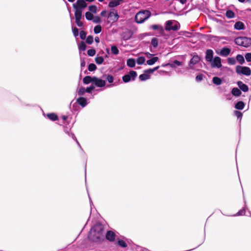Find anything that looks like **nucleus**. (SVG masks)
Segmentation results:
<instances>
[{"label":"nucleus","instance_id":"28","mask_svg":"<svg viewBox=\"0 0 251 251\" xmlns=\"http://www.w3.org/2000/svg\"><path fill=\"white\" fill-rule=\"evenodd\" d=\"M119 3L114 0H111L108 3V6L109 7L113 8L119 5Z\"/></svg>","mask_w":251,"mask_h":251},{"label":"nucleus","instance_id":"21","mask_svg":"<svg viewBox=\"0 0 251 251\" xmlns=\"http://www.w3.org/2000/svg\"><path fill=\"white\" fill-rule=\"evenodd\" d=\"M47 117L52 121H55L58 119L57 115L53 113L47 114Z\"/></svg>","mask_w":251,"mask_h":251},{"label":"nucleus","instance_id":"55","mask_svg":"<svg viewBox=\"0 0 251 251\" xmlns=\"http://www.w3.org/2000/svg\"><path fill=\"white\" fill-rule=\"evenodd\" d=\"M75 23L78 27H82L84 26L83 24L81 22L80 20H75Z\"/></svg>","mask_w":251,"mask_h":251},{"label":"nucleus","instance_id":"62","mask_svg":"<svg viewBox=\"0 0 251 251\" xmlns=\"http://www.w3.org/2000/svg\"><path fill=\"white\" fill-rule=\"evenodd\" d=\"M80 66L82 67L85 66V62L84 60H81Z\"/></svg>","mask_w":251,"mask_h":251},{"label":"nucleus","instance_id":"51","mask_svg":"<svg viewBox=\"0 0 251 251\" xmlns=\"http://www.w3.org/2000/svg\"><path fill=\"white\" fill-rule=\"evenodd\" d=\"M72 31L75 37H77L78 35V29L75 27H72Z\"/></svg>","mask_w":251,"mask_h":251},{"label":"nucleus","instance_id":"14","mask_svg":"<svg viewBox=\"0 0 251 251\" xmlns=\"http://www.w3.org/2000/svg\"><path fill=\"white\" fill-rule=\"evenodd\" d=\"M231 50L227 47H224L221 49V56L226 57L231 52Z\"/></svg>","mask_w":251,"mask_h":251},{"label":"nucleus","instance_id":"49","mask_svg":"<svg viewBox=\"0 0 251 251\" xmlns=\"http://www.w3.org/2000/svg\"><path fill=\"white\" fill-rule=\"evenodd\" d=\"M212 81L213 83L216 84L217 85H220V77H214L212 79Z\"/></svg>","mask_w":251,"mask_h":251},{"label":"nucleus","instance_id":"45","mask_svg":"<svg viewBox=\"0 0 251 251\" xmlns=\"http://www.w3.org/2000/svg\"><path fill=\"white\" fill-rule=\"evenodd\" d=\"M106 79L109 83H112L114 81V77L111 75H106Z\"/></svg>","mask_w":251,"mask_h":251},{"label":"nucleus","instance_id":"46","mask_svg":"<svg viewBox=\"0 0 251 251\" xmlns=\"http://www.w3.org/2000/svg\"><path fill=\"white\" fill-rule=\"evenodd\" d=\"M204 77V75L203 74H199L196 77V80L197 82H200L203 79Z\"/></svg>","mask_w":251,"mask_h":251},{"label":"nucleus","instance_id":"34","mask_svg":"<svg viewBox=\"0 0 251 251\" xmlns=\"http://www.w3.org/2000/svg\"><path fill=\"white\" fill-rule=\"evenodd\" d=\"M236 60L240 63L241 64H243L245 62V59L243 55L241 54H238L236 56Z\"/></svg>","mask_w":251,"mask_h":251},{"label":"nucleus","instance_id":"61","mask_svg":"<svg viewBox=\"0 0 251 251\" xmlns=\"http://www.w3.org/2000/svg\"><path fill=\"white\" fill-rule=\"evenodd\" d=\"M146 54L147 57H148V58L151 57L152 56H153V54L150 53V52H146Z\"/></svg>","mask_w":251,"mask_h":251},{"label":"nucleus","instance_id":"19","mask_svg":"<svg viewBox=\"0 0 251 251\" xmlns=\"http://www.w3.org/2000/svg\"><path fill=\"white\" fill-rule=\"evenodd\" d=\"M83 82L85 84H88L91 82L93 83V76H91L89 75L85 76L83 78Z\"/></svg>","mask_w":251,"mask_h":251},{"label":"nucleus","instance_id":"16","mask_svg":"<svg viewBox=\"0 0 251 251\" xmlns=\"http://www.w3.org/2000/svg\"><path fill=\"white\" fill-rule=\"evenodd\" d=\"M237 84L240 90H242L244 92L248 91V86L246 84H244L243 82L239 81L237 82Z\"/></svg>","mask_w":251,"mask_h":251},{"label":"nucleus","instance_id":"15","mask_svg":"<svg viewBox=\"0 0 251 251\" xmlns=\"http://www.w3.org/2000/svg\"><path fill=\"white\" fill-rule=\"evenodd\" d=\"M77 103L79 104L82 107H85L87 104V101L86 98L84 97H79L76 100Z\"/></svg>","mask_w":251,"mask_h":251},{"label":"nucleus","instance_id":"9","mask_svg":"<svg viewBox=\"0 0 251 251\" xmlns=\"http://www.w3.org/2000/svg\"><path fill=\"white\" fill-rule=\"evenodd\" d=\"M87 6V4L84 0H77L76 3L73 4V7L75 10L77 9L80 11H83Z\"/></svg>","mask_w":251,"mask_h":251},{"label":"nucleus","instance_id":"20","mask_svg":"<svg viewBox=\"0 0 251 251\" xmlns=\"http://www.w3.org/2000/svg\"><path fill=\"white\" fill-rule=\"evenodd\" d=\"M245 103L242 101H238L235 105V108L238 110H242L245 107Z\"/></svg>","mask_w":251,"mask_h":251},{"label":"nucleus","instance_id":"39","mask_svg":"<svg viewBox=\"0 0 251 251\" xmlns=\"http://www.w3.org/2000/svg\"><path fill=\"white\" fill-rule=\"evenodd\" d=\"M92 21L93 23L96 24H100L101 23V19L99 16H94Z\"/></svg>","mask_w":251,"mask_h":251},{"label":"nucleus","instance_id":"59","mask_svg":"<svg viewBox=\"0 0 251 251\" xmlns=\"http://www.w3.org/2000/svg\"><path fill=\"white\" fill-rule=\"evenodd\" d=\"M71 130V128H69L67 127H65L64 129V132L70 135L69 131Z\"/></svg>","mask_w":251,"mask_h":251},{"label":"nucleus","instance_id":"17","mask_svg":"<svg viewBox=\"0 0 251 251\" xmlns=\"http://www.w3.org/2000/svg\"><path fill=\"white\" fill-rule=\"evenodd\" d=\"M234 28L236 30H243L245 28V25L243 22L238 21L234 24Z\"/></svg>","mask_w":251,"mask_h":251},{"label":"nucleus","instance_id":"43","mask_svg":"<svg viewBox=\"0 0 251 251\" xmlns=\"http://www.w3.org/2000/svg\"><path fill=\"white\" fill-rule=\"evenodd\" d=\"M96 50L94 49H90L87 50V54L89 56H93L96 54Z\"/></svg>","mask_w":251,"mask_h":251},{"label":"nucleus","instance_id":"26","mask_svg":"<svg viewBox=\"0 0 251 251\" xmlns=\"http://www.w3.org/2000/svg\"><path fill=\"white\" fill-rule=\"evenodd\" d=\"M85 16L86 19L88 21L92 20V19H93L94 16V15L93 14V13H92L91 12H90L89 11H87V12H85Z\"/></svg>","mask_w":251,"mask_h":251},{"label":"nucleus","instance_id":"24","mask_svg":"<svg viewBox=\"0 0 251 251\" xmlns=\"http://www.w3.org/2000/svg\"><path fill=\"white\" fill-rule=\"evenodd\" d=\"M82 11H80L76 9L75 12V20H81L82 18Z\"/></svg>","mask_w":251,"mask_h":251},{"label":"nucleus","instance_id":"3","mask_svg":"<svg viewBox=\"0 0 251 251\" xmlns=\"http://www.w3.org/2000/svg\"><path fill=\"white\" fill-rule=\"evenodd\" d=\"M151 12L148 10H143L138 12L135 16V21L138 24H142L151 16Z\"/></svg>","mask_w":251,"mask_h":251},{"label":"nucleus","instance_id":"33","mask_svg":"<svg viewBox=\"0 0 251 251\" xmlns=\"http://www.w3.org/2000/svg\"><path fill=\"white\" fill-rule=\"evenodd\" d=\"M101 31V26L100 25H96L94 28V32L95 34H99Z\"/></svg>","mask_w":251,"mask_h":251},{"label":"nucleus","instance_id":"6","mask_svg":"<svg viewBox=\"0 0 251 251\" xmlns=\"http://www.w3.org/2000/svg\"><path fill=\"white\" fill-rule=\"evenodd\" d=\"M119 18V15L115 9H111L107 16V23L113 24L116 22Z\"/></svg>","mask_w":251,"mask_h":251},{"label":"nucleus","instance_id":"52","mask_svg":"<svg viewBox=\"0 0 251 251\" xmlns=\"http://www.w3.org/2000/svg\"><path fill=\"white\" fill-rule=\"evenodd\" d=\"M245 57L247 62H251V53H247Z\"/></svg>","mask_w":251,"mask_h":251},{"label":"nucleus","instance_id":"5","mask_svg":"<svg viewBox=\"0 0 251 251\" xmlns=\"http://www.w3.org/2000/svg\"><path fill=\"white\" fill-rule=\"evenodd\" d=\"M234 42L238 46L247 48L251 45V38L247 37H239L235 39Z\"/></svg>","mask_w":251,"mask_h":251},{"label":"nucleus","instance_id":"25","mask_svg":"<svg viewBox=\"0 0 251 251\" xmlns=\"http://www.w3.org/2000/svg\"><path fill=\"white\" fill-rule=\"evenodd\" d=\"M139 79L141 81H145L150 78V75L144 73L139 75Z\"/></svg>","mask_w":251,"mask_h":251},{"label":"nucleus","instance_id":"37","mask_svg":"<svg viewBox=\"0 0 251 251\" xmlns=\"http://www.w3.org/2000/svg\"><path fill=\"white\" fill-rule=\"evenodd\" d=\"M96 69H97V66L94 63H90L88 65V70L90 72L94 71L95 70H96Z\"/></svg>","mask_w":251,"mask_h":251},{"label":"nucleus","instance_id":"4","mask_svg":"<svg viewBox=\"0 0 251 251\" xmlns=\"http://www.w3.org/2000/svg\"><path fill=\"white\" fill-rule=\"evenodd\" d=\"M180 28V24L175 20H168L165 23V30L166 31H177Z\"/></svg>","mask_w":251,"mask_h":251},{"label":"nucleus","instance_id":"29","mask_svg":"<svg viewBox=\"0 0 251 251\" xmlns=\"http://www.w3.org/2000/svg\"><path fill=\"white\" fill-rule=\"evenodd\" d=\"M146 59L144 56H139L137 59V63L139 65H142L145 62Z\"/></svg>","mask_w":251,"mask_h":251},{"label":"nucleus","instance_id":"27","mask_svg":"<svg viewBox=\"0 0 251 251\" xmlns=\"http://www.w3.org/2000/svg\"><path fill=\"white\" fill-rule=\"evenodd\" d=\"M111 50L112 53L114 55H117L119 53V50L118 48L115 45L111 46Z\"/></svg>","mask_w":251,"mask_h":251},{"label":"nucleus","instance_id":"2","mask_svg":"<svg viewBox=\"0 0 251 251\" xmlns=\"http://www.w3.org/2000/svg\"><path fill=\"white\" fill-rule=\"evenodd\" d=\"M213 51L211 49L206 50L205 60L209 62L212 68H220V57H213Z\"/></svg>","mask_w":251,"mask_h":251},{"label":"nucleus","instance_id":"18","mask_svg":"<svg viewBox=\"0 0 251 251\" xmlns=\"http://www.w3.org/2000/svg\"><path fill=\"white\" fill-rule=\"evenodd\" d=\"M231 93L235 97H239L241 95V90L237 87L232 88Z\"/></svg>","mask_w":251,"mask_h":251},{"label":"nucleus","instance_id":"32","mask_svg":"<svg viewBox=\"0 0 251 251\" xmlns=\"http://www.w3.org/2000/svg\"><path fill=\"white\" fill-rule=\"evenodd\" d=\"M117 244L119 246L122 248H126L127 247V244L126 242L122 239L118 240Z\"/></svg>","mask_w":251,"mask_h":251},{"label":"nucleus","instance_id":"38","mask_svg":"<svg viewBox=\"0 0 251 251\" xmlns=\"http://www.w3.org/2000/svg\"><path fill=\"white\" fill-rule=\"evenodd\" d=\"M226 16L228 18H232L234 17V12L231 10H227L226 12Z\"/></svg>","mask_w":251,"mask_h":251},{"label":"nucleus","instance_id":"50","mask_svg":"<svg viewBox=\"0 0 251 251\" xmlns=\"http://www.w3.org/2000/svg\"><path fill=\"white\" fill-rule=\"evenodd\" d=\"M234 113L238 119H240V120L241 119L243 114L241 112L238 111H235Z\"/></svg>","mask_w":251,"mask_h":251},{"label":"nucleus","instance_id":"13","mask_svg":"<svg viewBox=\"0 0 251 251\" xmlns=\"http://www.w3.org/2000/svg\"><path fill=\"white\" fill-rule=\"evenodd\" d=\"M115 233L111 230H108L105 234L104 233V238L110 242H113L115 239Z\"/></svg>","mask_w":251,"mask_h":251},{"label":"nucleus","instance_id":"35","mask_svg":"<svg viewBox=\"0 0 251 251\" xmlns=\"http://www.w3.org/2000/svg\"><path fill=\"white\" fill-rule=\"evenodd\" d=\"M151 44L154 48H156L158 45V39L156 38H153L151 41Z\"/></svg>","mask_w":251,"mask_h":251},{"label":"nucleus","instance_id":"42","mask_svg":"<svg viewBox=\"0 0 251 251\" xmlns=\"http://www.w3.org/2000/svg\"><path fill=\"white\" fill-rule=\"evenodd\" d=\"M131 36L129 33H125L122 36V39L125 41L128 40L130 38Z\"/></svg>","mask_w":251,"mask_h":251},{"label":"nucleus","instance_id":"10","mask_svg":"<svg viewBox=\"0 0 251 251\" xmlns=\"http://www.w3.org/2000/svg\"><path fill=\"white\" fill-rule=\"evenodd\" d=\"M201 58L197 54L194 55L190 60L188 64V69L194 70V66L200 61Z\"/></svg>","mask_w":251,"mask_h":251},{"label":"nucleus","instance_id":"47","mask_svg":"<svg viewBox=\"0 0 251 251\" xmlns=\"http://www.w3.org/2000/svg\"><path fill=\"white\" fill-rule=\"evenodd\" d=\"M85 92H86L85 89L84 87H81L79 89L77 93L79 96H82L84 95Z\"/></svg>","mask_w":251,"mask_h":251},{"label":"nucleus","instance_id":"53","mask_svg":"<svg viewBox=\"0 0 251 251\" xmlns=\"http://www.w3.org/2000/svg\"><path fill=\"white\" fill-rule=\"evenodd\" d=\"M80 38L82 39V40H84L85 38H86V33L84 31H81L80 32Z\"/></svg>","mask_w":251,"mask_h":251},{"label":"nucleus","instance_id":"31","mask_svg":"<svg viewBox=\"0 0 251 251\" xmlns=\"http://www.w3.org/2000/svg\"><path fill=\"white\" fill-rule=\"evenodd\" d=\"M104 61V59L102 56H97L95 58V62L98 65L101 64Z\"/></svg>","mask_w":251,"mask_h":251},{"label":"nucleus","instance_id":"60","mask_svg":"<svg viewBox=\"0 0 251 251\" xmlns=\"http://www.w3.org/2000/svg\"><path fill=\"white\" fill-rule=\"evenodd\" d=\"M168 65H169V66H170L172 68H175L176 67V66L175 65V64L174 63V62L173 61L171 63H168Z\"/></svg>","mask_w":251,"mask_h":251},{"label":"nucleus","instance_id":"8","mask_svg":"<svg viewBox=\"0 0 251 251\" xmlns=\"http://www.w3.org/2000/svg\"><path fill=\"white\" fill-rule=\"evenodd\" d=\"M137 75L136 72L134 71H130L128 74L124 75L122 77V79L125 83H127L130 80H135Z\"/></svg>","mask_w":251,"mask_h":251},{"label":"nucleus","instance_id":"63","mask_svg":"<svg viewBox=\"0 0 251 251\" xmlns=\"http://www.w3.org/2000/svg\"><path fill=\"white\" fill-rule=\"evenodd\" d=\"M95 41L97 43H99L100 42V38L98 37H96Z\"/></svg>","mask_w":251,"mask_h":251},{"label":"nucleus","instance_id":"40","mask_svg":"<svg viewBox=\"0 0 251 251\" xmlns=\"http://www.w3.org/2000/svg\"><path fill=\"white\" fill-rule=\"evenodd\" d=\"M86 42L89 45H91L93 42V37L91 35L88 36L86 38Z\"/></svg>","mask_w":251,"mask_h":251},{"label":"nucleus","instance_id":"11","mask_svg":"<svg viewBox=\"0 0 251 251\" xmlns=\"http://www.w3.org/2000/svg\"><path fill=\"white\" fill-rule=\"evenodd\" d=\"M93 84L98 87H103L105 86L106 82L105 81L97 77L96 76H93Z\"/></svg>","mask_w":251,"mask_h":251},{"label":"nucleus","instance_id":"1","mask_svg":"<svg viewBox=\"0 0 251 251\" xmlns=\"http://www.w3.org/2000/svg\"><path fill=\"white\" fill-rule=\"evenodd\" d=\"M104 225L97 223L90 229L88 237L96 243H100L104 240Z\"/></svg>","mask_w":251,"mask_h":251},{"label":"nucleus","instance_id":"23","mask_svg":"<svg viewBox=\"0 0 251 251\" xmlns=\"http://www.w3.org/2000/svg\"><path fill=\"white\" fill-rule=\"evenodd\" d=\"M159 58L158 57H153L152 58L148 60L147 61V64L148 65H153L156 62H157Z\"/></svg>","mask_w":251,"mask_h":251},{"label":"nucleus","instance_id":"56","mask_svg":"<svg viewBox=\"0 0 251 251\" xmlns=\"http://www.w3.org/2000/svg\"><path fill=\"white\" fill-rule=\"evenodd\" d=\"M173 62L175 64L176 66H182V64H183V63L182 62H180V61H178L177 60H175L173 61Z\"/></svg>","mask_w":251,"mask_h":251},{"label":"nucleus","instance_id":"41","mask_svg":"<svg viewBox=\"0 0 251 251\" xmlns=\"http://www.w3.org/2000/svg\"><path fill=\"white\" fill-rule=\"evenodd\" d=\"M69 136H71V137L75 141V142H76L77 145L78 146L79 148L82 151V149L81 148V147L80 146V145L79 144V142H78L76 137L75 136V134L73 133H70V135Z\"/></svg>","mask_w":251,"mask_h":251},{"label":"nucleus","instance_id":"30","mask_svg":"<svg viewBox=\"0 0 251 251\" xmlns=\"http://www.w3.org/2000/svg\"><path fill=\"white\" fill-rule=\"evenodd\" d=\"M88 9L92 13L96 14L97 12V7L95 5L89 6Z\"/></svg>","mask_w":251,"mask_h":251},{"label":"nucleus","instance_id":"7","mask_svg":"<svg viewBox=\"0 0 251 251\" xmlns=\"http://www.w3.org/2000/svg\"><path fill=\"white\" fill-rule=\"evenodd\" d=\"M236 72L238 74H242L246 76H249L251 74L250 68L245 66H237L236 67Z\"/></svg>","mask_w":251,"mask_h":251},{"label":"nucleus","instance_id":"48","mask_svg":"<svg viewBox=\"0 0 251 251\" xmlns=\"http://www.w3.org/2000/svg\"><path fill=\"white\" fill-rule=\"evenodd\" d=\"M95 89V86L91 84L89 87H87L85 89V91L86 93H90L92 90H93Z\"/></svg>","mask_w":251,"mask_h":251},{"label":"nucleus","instance_id":"36","mask_svg":"<svg viewBox=\"0 0 251 251\" xmlns=\"http://www.w3.org/2000/svg\"><path fill=\"white\" fill-rule=\"evenodd\" d=\"M78 48L79 50L84 51L86 49V45L83 41H81L79 44Z\"/></svg>","mask_w":251,"mask_h":251},{"label":"nucleus","instance_id":"64","mask_svg":"<svg viewBox=\"0 0 251 251\" xmlns=\"http://www.w3.org/2000/svg\"><path fill=\"white\" fill-rule=\"evenodd\" d=\"M62 119L65 121L67 119V116L63 115L61 117Z\"/></svg>","mask_w":251,"mask_h":251},{"label":"nucleus","instance_id":"12","mask_svg":"<svg viewBox=\"0 0 251 251\" xmlns=\"http://www.w3.org/2000/svg\"><path fill=\"white\" fill-rule=\"evenodd\" d=\"M150 29L153 30H157L158 33L163 35L164 34L165 29L161 25H153L150 26Z\"/></svg>","mask_w":251,"mask_h":251},{"label":"nucleus","instance_id":"57","mask_svg":"<svg viewBox=\"0 0 251 251\" xmlns=\"http://www.w3.org/2000/svg\"><path fill=\"white\" fill-rule=\"evenodd\" d=\"M144 73L147 74H152L153 73L152 69H149L144 71Z\"/></svg>","mask_w":251,"mask_h":251},{"label":"nucleus","instance_id":"22","mask_svg":"<svg viewBox=\"0 0 251 251\" xmlns=\"http://www.w3.org/2000/svg\"><path fill=\"white\" fill-rule=\"evenodd\" d=\"M135 60L133 58H129L127 60V65L130 68H133L135 66Z\"/></svg>","mask_w":251,"mask_h":251},{"label":"nucleus","instance_id":"44","mask_svg":"<svg viewBox=\"0 0 251 251\" xmlns=\"http://www.w3.org/2000/svg\"><path fill=\"white\" fill-rule=\"evenodd\" d=\"M227 61L228 63L230 65H234L236 63V60L233 57L228 58Z\"/></svg>","mask_w":251,"mask_h":251},{"label":"nucleus","instance_id":"54","mask_svg":"<svg viewBox=\"0 0 251 251\" xmlns=\"http://www.w3.org/2000/svg\"><path fill=\"white\" fill-rule=\"evenodd\" d=\"M245 214V210L244 209H242L239 210L238 213L235 215V216H242Z\"/></svg>","mask_w":251,"mask_h":251},{"label":"nucleus","instance_id":"58","mask_svg":"<svg viewBox=\"0 0 251 251\" xmlns=\"http://www.w3.org/2000/svg\"><path fill=\"white\" fill-rule=\"evenodd\" d=\"M100 15L102 17H105L107 15V11L105 10H103L101 12Z\"/></svg>","mask_w":251,"mask_h":251}]
</instances>
